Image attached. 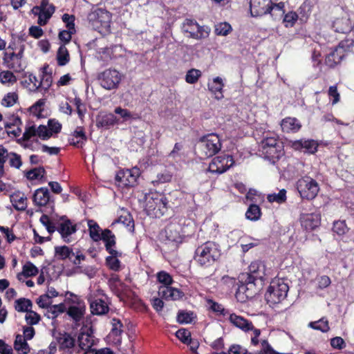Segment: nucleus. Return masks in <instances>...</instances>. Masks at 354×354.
I'll return each mask as SVG.
<instances>
[{
	"instance_id": "obj_1",
	"label": "nucleus",
	"mask_w": 354,
	"mask_h": 354,
	"mask_svg": "<svg viewBox=\"0 0 354 354\" xmlns=\"http://www.w3.org/2000/svg\"><path fill=\"white\" fill-rule=\"evenodd\" d=\"M266 267L261 261H254L248 267V272L239 276V293L243 292L246 298H252L259 291L266 278Z\"/></svg>"
},
{
	"instance_id": "obj_2",
	"label": "nucleus",
	"mask_w": 354,
	"mask_h": 354,
	"mask_svg": "<svg viewBox=\"0 0 354 354\" xmlns=\"http://www.w3.org/2000/svg\"><path fill=\"white\" fill-rule=\"evenodd\" d=\"M221 255L219 245L209 241L197 247L194 259L198 266L207 268L218 261Z\"/></svg>"
},
{
	"instance_id": "obj_3",
	"label": "nucleus",
	"mask_w": 354,
	"mask_h": 354,
	"mask_svg": "<svg viewBox=\"0 0 354 354\" xmlns=\"http://www.w3.org/2000/svg\"><path fill=\"white\" fill-rule=\"evenodd\" d=\"M261 151L264 158L274 163L283 154V145L274 132H267L261 141Z\"/></svg>"
},
{
	"instance_id": "obj_4",
	"label": "nucleus",
	"mask_w": 354,
	"mask_h": 354,
	"mask_svg": "<svg viewBox=\"0 0 354 354\" xmlns=\"http://www.w3.org/2000/svg\"><path fill=\"white\" fill-rule=\"evenodd\" d=\"M170 208L169 201L163 194L151 193L146 198L145 210L151 218H160L167 216Z\"/></svg>"
},
{
	"instance_id": "obj_5",
	"label": "nucleus",
	"mask_w": 354,
	"mask_h": 354,
	"mask_svg": "<svg viewBox=\"0 0 354 354\" xmlns=\"http://www.w3.org/2000/svg\"><path fill=\"white\" fill-rule=\"evenodd\" d=\"M222 148L221 140L216 133H209L201 137L196 147V154L201 160L212 157Z\"/></svg>"
},
{
	"instance_id": "obj_6",
	"label": "nucleus",
	"mask_w": 354,
	"mask_h": 354,
	"mask_svg": "<svg viewBox=\"0 0 354 354\" xmlns=\"http://www.w3.org/2000/svg\"><path fill=\"white\" fill-rule=\"evenodd\" d=\"M287 281L283 278H274L270 281L265 293V299L268 304H279L286 298L289 290Z\"/></svg>"
},
{
	"instance_id": "obj_7",
	"label": "nucleus",
	"mask_w": 354,
	"mask_h": 354,
	"mask_svg": "<svg viewBox=\"0 0 354 354\" xmlns=\"http://www.w3.org/2000/svg\"><path fill=\"white\" fill-rule=\"evenodd\" d=\"M112 15L103 8H97L88 13L87 19L88 26L93 30L106 33L110 32Z\"/></svg>"
},
{
	"instance_id": "obj_8",
	"label": "nucleus",
	"mask_w": 354,
	"mask_h": 354,
	"mask_svg": "<svg viewBox=\"0 0 354 354\" xmlns=\"http://www.w3.org/2000/svg\"><path fill=\"white\" fill-rule=\"evenodd\" d=\"M24 46H21L17 53L14 51V48L11 45L8 47V51L4 53L3 57V64L5 66L15 73L23 72L26 66L22 63L24 56Z\"/></svg>"
},
{
	"instance_id": "obj_9",
	"label": "nucleus",
	"mask_w": 354,
	"mask_h": 354,
	"mask_svg": "<svg viewBox=\"0 0 354 354\" xmlns=\"http://www.w3.org/2000/svg\"><path fill=\"white\" fill-rule=\"evenodd\" d=\"M181 28L184 33L189 34V37L195 39H205L209 37L210 32V28L208 26H200L193 19H185L182 24Z\"/></svg>"
},
{
	"instance_id": "obj_10",
	"label": "nucleus",
	"mask_w": 354,
	"mask_h": 354,
	"mask_svg": "<svg viewBox=\"0 0 354 354\" xmlns=\"http://www.w3.org/2000/svg\"><path fill=\"white\" fill-rule=\"evenodd\" d=\"M166 241L171 244V249L176 250L178 243L183 241L185 235L183 232V227L176 218L171 219L166 225L164 230Z\"/></svg>"
},
{
	"instance_id": "obj_11",
	"label": "nucleus",
	"mask_w": 354,
	"mask_h": 354,
	"mask_svg": "<svg viewBox=\"0 0 354 354\" xmlns=\"http://www.w3.org/2000/svg\"><path fill=\"white\" fill-rule=\"evenodd\" d=\"M97 80L102 88L110 91L118 88L122 80V75L118 71L108 68L99 73Z\"/></svg>"
},
{
	"instance_id": "obj_12",
	"label": "nucleus",
	"mask_w": 354,
	"mask_h": 354,
	"mask_svg": "<svg viewBox=\"0 0 354 354\" xmlns=\"http://www.w3.org/2000/svg\"><path fill=\"white\" fill-rule=\"evenodd\" d=\"M353 45V39L341 41L339 45L326 57L325 64L330 68L339 64L346 55V51Z\"/></svg>"
},
{
	"instance_id": "obj_13",
	"label": "nucleus",
	"mask_w": 354,
	"mask_h": 354,
	"mask_svg": "<svg viewBox=\"0 0 354 354\" xmlns=\"http://www.w3.org/2000/svg\"><path fill=\"white\" fill-rule=\"evenodd\" d=\"M234 163L232 156L222 154L214 157L208 167V171L212 174H221L227 171Z\"/></svg>"
},
{
	"instance_id": "obj_14",
	"label": "nucleus",
	"mask_w": 354,
	"mask_h": 354,
	"mask_svg": "<svg viewBox=\"0 0 354 354\" xmlns=\"http://www.w3.org/2000/svg\"><path fill=\"white\" fill-rule=\"evenodd\" d=\"M77 230V225L73 224L66 216L64 215L59 218L57 231L60 234L65 243H69L72 241L71 235L75 234Z\"/></svg>"
},
{
	"instance_id": "obj_15",
	"label": "nucleus",
	"mask_w": 354,
	"mask_h": 354,
	"mask_svg": "<svg viewBox=\"0 0 354 354\" xmlns=\"http://www.w3.org/2000/svg\"><path fill=\"white\" fill-rule=\"evenodd\" d=\"M78 348L77 353L80 351L90 349L95 344V337L92 328H82L77 336Z\"/></svg>"
},
{
	"instance_id": "obj_16",
	"label": "nucleus",
	"mask_w": 354,
	"mask_h": 354,
	"mask_svg": "<svg viewBox=\"0 0 354 354\" xmlns=\"http://www.w3.org/2000/svg\"><path fill=\"white\" fill-rule=\"evenodd\" d=\"M32 201L34 205L39 207L47 205L53 207L55 204L54 198L50 196L49 190L46 187L37 189L32 196Z\"/></svg>"
},
{
	"instance_id": "obj_17",
	"label": "nucleus",
	"mask_w": 354,
	"mask_h": 354,
	"mask_svg": "<svg viewBox=\"0 0 354 354\" xmlns=\"http://www.w3.org/2000/svg\"><path fill=\"white\" fill-rule=\"evenodd\" d=\"M332 28L337 33L346 35L353 30L354 24L349 15L346 14L335 19L332 24Z\"/></svg>"
},
{
	"instance_id": "obj_18",
	"label": "nucleus",
	"mask_w": 354,
	"mask_h": 354,
	"mask_svg": "<svg viewBox=\"0 0 354 354\" xmlns=\"http://www.w3.org/2000/svg\"><path fill=\"white\" fill-rule=\"evenodd\" d=\"M271 0H250V10L252 17H261L268 14Z\"/></svg>"
},
{
	"instance_id": "obj_19",
	"label": "nucleus",
	"mask_w": 354,
	"mask_h": 354,
	"mask_svg": "<svg viewBox=\"0 0 354 354\" xmlns=\"http://www.w3.org/2000/svg\"><path fill=\"white\" fill-rule=\"evenodd\" d=\"M115 179L119 186L133 187L136 184L137 176L130 169H122L117 173Z\"/></svg>"
},
{
	"instance_id": "obj_20",
	"label": "nucleus",
	"mask_w": 354,
	"mask_h": 354,
	"mask_svg": "<svg viewBox=\"0 0 354 354\" xmlns=\"http://www.w3.org/2000/svg\"><path fill=\"white\" fill-rule=\"evenodd\" d=\"M158 295L166 300H178L184 296L183 291L171 286H163L159 288Z\"/></svg>"
},
{
	"instance_id": "obj_21",
	"label": "nucleus",
	"mask_w": 354,
	"mask_h": 354,
	"mask_svg": "<svg viewBox=\"0 0 354 354\" xmlns=\"http://www.w3.org/2000/svg\"><path fill=\"white\" fill-rule=\"evenodd\" d=\"M87 140L83 127H77L68 139L71 145L77 148H82Z\"/></svg>"
},
{
	"instance_id": "obj_22",
	"label": "nucleus",
	"mask_w": 354,
	"mask_h": 354,
	"mask_svg": "<svg viewBox=\"0 0 354 354\" xmlns=\"http://www.w3.org/2000/svg\"><path fill=\"white\" fill-rule=\"evenodd\" d=\"M224 83L220 77H216L207 84L209 91L214 95L215 99L219 100L224 97Z\"/></svg>"
},
{
	"instance_id": "obj_23",
	"label": "nucleus",
	"mask_w": 354,
	"mask_h": 354,
	"mask_svg": "<svg viewBox=\"0 0 354 354\" xmlns=\"http://www.w3.org/2000/svg\"><path fill=\"white\" fill-rule=\"evenodd\" d=\"M229 315V321L236 327L245 332L253 329V324L252 322H250L249 320L241 316L237 315L235 313H232Z\"/></svg>"
},
{
	"instance_id": "obj_24",
	"label": "nucleus",
	"mask_w": 354,
	"mask_h": 354,
	"mask_svg": "<svg viewBox=\"0 0 354 354\" xmlns=\"http://www.w3.org/2000/svg\"><path fill=\"white\" fill-rule=\"evenodd\" d=\"M59 344V349L62 351H69L73 349L75 345V339L68 333H59V336L56 337Z\"/></svg>"
},
{
	"instance_id": "obj_25",
	"label": "nucleus",
	"mask_w": 354,
	"mask_h": 354,
	"mask_svg": "<svg viewBox=\"0 0 354 354\" xmlns=\"http://www.w3.org/2000/svg\"><path fill=\"white\" fill-rule=\"evenodd\" d=\"M23 78H28L21 81V84L26 88L28 89L30 92H37L39 88V80L37 77L30 72H26L23 74Z\"/></svg>"
},
{
	"instance_id": "obj_26",
	"label": "nucleus",
	"mask_w": 354,
	"mask_h": 354,
	"mask_svg": "<svg viewBox=\"0 0 354 354\" xmlns=\"http://www.w3.org/2000/svg\"><path fill=\"white\" fill-rule=\"evenodd\" d=\"M301 127L300 122L295 118L286 117L281 122V129L285 133H295Z\"/></svg>"
},
{
	"instance_id": "obj_27",
	"label": "nucleus",
	"mask_w": 354,
	"mask_h": 354,
	"mask_svg": "<svg viewBox=\"0 0 354 354\" xmlns=\"http://www.w3.org/2000/svg\"><path fill=\"white\" fill-rule=\"evenodd\" d=\"M297 189L302 200L309 201L310 198V177L306 176L297 182Z\"/></svg>"
},
{
	"instance_id": "obj_28",
	"label": "nucleus",
	"mask_w": 354,
	"mask_h": 354,
	"mask_svg": "<svg viewBox=\"0 0 354 354\" xmlns=\"http://www.w3.org/2000/svg\"><path fill=\"white\" fill-rule=\"evenodd\" d=\"M91 311L93 315H102L108 313L109 307L102 299H95L90 303Z\"/></svg>"
},
{
	"instance_id": "obj_29",
	"label": "nucleus",
	"mask_w": 354,
	"mask_h": 354,
	"mask_svg": "<svg viewBox=\"0 0 354 354\" xmlns=\"http://www.w3.org/2000/svg\"><path fill=\"white\" fill-rule=\"evenodd\" d=\"M48 65L46 64L42 68V74L41 80L39 81V88L44 90V92L48 91L53 83V76L51 73L47 72Z\"/></svg>"
},
{
	"instance_id": "obj_30",
	"label": "nucleus",
	"mask_w": 354,
	"mask_h": 354,
	"mask_svg": "<svg viewBox=\"0 0 354 354\" xmlns=\"http://www.w3.org/2000/svg\"><path fill=\"white\" fill-rule=\"evenodd\" d=\"M208 310L213 312L217 316L225 317L230 315V312L224 306L212 299H207Z\"/></svg>"
},
{
	"instance_id": "obj_31",
	"label": "nucleus",
	"mask_w": 354,
	"mask_h": 354,
	"mask_svg": "<svg viewBox=\"0 0 354 354\" xmlns=\"http://www.w3.org/2000/svg\"><path fill=\"white\" fill-rule=\"evenodd\" d=\"M10 201L15 209L24 211L27 207V198L20 192L15 193L10 197Z\"/></svg>"
},
{
	"instance_id": "obj_32",
	"label": "nucleus",
	"mask_w": 354,
	"mask_h": 354,
	"mask_svg": "<svg viewBox=\"0 0 354 354\" xmlns=\"http://www.w3.org/2000/svg\"><path fill=\"white\" fill-rule=\"evenodd\" d=\"M111 324L112 328L110 335L113 337L115 341L120 342L124 326L121 320L115 317L111 319Z\"/></svg>"
},
{
	"instance_id": "obj_33",
	"label": "nucleus",
	"mask_w": 354,
	"mask_h": 354,
	"mask_svg": "<svg viewBox=\"0 0 354 354\" xmlns=\"http://www.w3.org/2000/svg\"><path fill=\"white\" fill-rule=\"evenodd\" d=\"M39 272L38 268L30 261H27L22 268V272L17 274V279L21 280V277L26 278L36 276Z\"/></svg>"
},
{
	"instance_id": "obj_34",
	"label": "nucleus",
	"mask_w": 354,
	"mask_h": 354,
	"mask_svg": "<svg viewBox=\"0 0 354 354\" xmlns=\"http://www.w3.org/2000/svg\"><path fill=\"white\" fill-rule=\"evenodd\" d=\"M14 348L22 354H28L30 352V347L26 339L19 334L16 335Z\"/></svg>"
},
{
	"instance_id": "obj_35",
	"label": "nucleus",
	"mask_w": 354,
	"mask_h": 354,
	"mask_svg": "<svg viewBox=\"0 0 354 354\" xmlns=\"http://www.w3.org/2000/svg\"><path fill=\"white\" fill-rule=\"evenodd\" d=\"M46 170L44 167H39L31 169L25 173L26 178L29 180H39L43 181Z\"/></svg>"
},
{
	"instance_id": "obj_36",
	"label": "nucleus",
	"mask_w": 354,
	"mask_h": 354,
	"mask_svg": "<svg viewBox=\"0 0 354 354\" xmlns=\"http://www.w3.org/2000/svg\"><path fill=\"white\" fill-rule=\"evenodd\" d=\"M285 3L284 2H279L278 3H272L269 5V12L274 19H281L285 14Z\"/></svg>"
},
{
	"instance_id": "obj_37",
	"label": "nucleus",
	"mask_w": 354,
	"mask_h": 354,
	"mask_svg": "<svg viewBox=\"0 0 354 354\" xmlns=\"http://www.w3.org/2000/svg\"><path fill=\"white\" fill-rule=\"evenodd\" d=\"M121 256L122 253L119 252L117 254H111L106 257L105 259L106 266L113 271H119L121 268V262L118 257Z\"/></svg>"
},
{
	"instance_id": "obj_38",
	"label": "nucleus",
	"mask_w": 354,
	"mask_h": 354,
	"mask_svg": "<svg viewBox=\"0 0 354 354\" xmlns=\"http://www.w3.org/2000/svg\"><path fill=\"white\" fill-rule=\"evenodd\" d=\"M32 307V302L29 299L21 297L15 301V309L19 313H27Z\"/></svg>"
},
{
	"instance_id": "obj_39",
	"label": "nucleus",
	"mask_w": 354,
	"mask_h": 354,
	"mask_svg": "<svg viewBox=\"0 0 354 354\" xmlns=\"http://www.w3.org/2000/svg\"><path fill=\"white\" fill-rule=\"evenodd\" d=\"M55 11L54 5L48 7L47 9H42L38 16L37 23L39 26H45Z\"/></svg>"
},
{
	"instance_id": "obj_40",
	"label": "nucleus",
	"mask_w": 354,
	"mask_h": 354,
	"mask_svg": "<svg viewBox=\"0 0 354 354\" xmlns=\"http://www.w3.org/2000/svg\"><path fill=\"white\" fill-rule=\"evenodd\" d=\"M118 122V119L113 113L103 115L97 121V125L101 127L109 128Z\"/></svg>"
},
{
	"instance_id": "obj_41",
	"label": "nucleus",
	"mask_w": 354,
	"mask_h": 354,
	"mask_svg": "<svg viewBox=\"0 0 354 354\" xmlns=\"http://www.w3.org/2000/svg\"><path fill=\"white\" fill-rule=\"evenodd\" d=\"M70 60V55L68 49L62 44L59 46L57 53V64L60 66H65Z\"/></svg>"
},
{
	"instance_id": "obj_42",
	"label": "nucleus",
	"mask_w": 354,
	"mask_h": 354,
	"mask_svg": "<svg viewBox=\"0 0 354 354\" xmlns=\"http://www.w3.org/2000/svg\"><path fill=\"white\" fill-rule=\"evenodd\" d=\"M55 254L61 260L69 259L71 260L72 257L75 256V253L71 249L66 245L57 246L55 248Z\"/></svg>"
},
{
	"instance_id": "obj_43",
	"label": "nucleus",
	"mask_w": 354,
	"mask_h": 354,
	"mask_svg": "<svg viewBox=\"0 0 354 354\" xmlns=\"http://www.w3.org/2000/svg\"><path fill=\"white\" fill-rule=\"evenodd\" d=\"M88 226L91 239L95 242L100 241L101 237H100V236L101 235V229L99 225L93 220H89L88 221Z\"/></svg>"
},
{
	"instance_id": "obj_44",
	"label": "nucleus",
	"mask_w": 354,
	"mask_h": 354,
	"mask_svg": "<svg viewBox=\"0 0 354 354\" xmlns=\"http://www.w3.org/2000/svg\"><path fill=\"white\" fill-rule=\"evenodd\" d=\"M67 314L75 322H80L84 317V309L80 306H71L67 310Z\"/></svg>"
},
{
	"instance_id": "obj_45",
	"label": "nucleus",
	"mask_w": 354,
	"mask_h": 354,
	"mask_svg": "<svg viewBox=\"0 0 354 354\" xmlns=\"http://www.w3.org/2000/svg\"><path fill=\"white\" fill-rule=\"evenodd\" d=\"M261 216V209L259 205L255 204L250 205L245 212L246 218L252 221L259 220Z\"/></svg>"
},
{
	"instance_id": "obj_46",
	"label": "nucleus",
	"mask_w": 354,
	"mask_h": 354,
	"mask_svg": "<svg viewBox=\"0 0 354 354\" xmlns=\"http://www.w3.org/2000/svg\"><path fill=\"white\" fill-rule=\"evenodd\" d=\"M267 199L269 202H276L279 204H281L286 201V190L285 189H281L277 194H270L268 195Z\"/></svg>"
},
{
	"instance_id": "obj_47",
	"label": "nucleus",
	"mask_w": 354,
	"mask_h": 354,
	"mask_svg": "<svg viewBox=\"0 0 354 354\" xmlns=\"http://www.w3.org/2000/svg\"><path fill=\"white\" fill-rule=\"evenodd\" d=\"M17 81V77L10 71H3L0 73V82L2 84H13Z\"/></svg>"
},
{
	"instance_id": "obj_48",
	"label": "nucleus",
	"mask_w": 354,
	"mask_h": 354,
	"mask_svg": "<svg viewBox=\"0 0 354 354\" xmlns=\"http://www.w3.org/2000/svg\"><path fill=\"white\" fill-rule=\"evenodd\" d=\"M201 71L198 69L191 68L189 69L185 75V81L187 83L194 84L196 83L198 79L201 77Z\"/></svg>"
},
{
	"instance_id": "obj_49",
	"label": "nucleus",
	"mask_w": 354,
	"mask_h": 354,
	"mask_svg": "<svg viewBox=\"0 0 354 354\" xmlns=\"http://www.w3.org/2000/svg\"><path fill=\"white\" fill-rule=\"evenodd\" d=\"M333 231L339 236L345 234L348 228L345 221H337L333 223Z\"/></svg>"
},
{
	"instance_id": "obj_50",
	"label": "nucleus",
	"mask_w": 354,
	"mask_h": 354,
	"mask_svg": "<svg viewBox=\"0 0 354 354\" xmlns=\"http://www.w3.org/2000/svg\"><path fill=\"white\" fill-rule=\"evenodd\" d=\"M172 174L171 172L168 171H165L162 173L158 174L156 176V178L152 181L154 185H158L159 184L169 183L172 179Z\"/></svg>"
},
{
	"instance_id": "obj_51",
	"label": "nucleus",
	"mask_w": 354,
	"mask_h": 354,
	"mask_svg": "<svg viewBox=\"0 0 354 354\" xmlns=\"http://www.w3.org/2000/svg\"><path fill=\"white\" fill-rule=\"evenodd\" d=\"M310 3L305 1L298 9V17L301 21L306 22L309 17Z\"/></svg>"
},
{
	"instance_id": "obj_52",
	"label": "nucleus",
	"mask_w": 354,
	"mask_h": 354,
	"mask_svg": "<svg viewBox=\"0 0 354 354\" xmlns=\"http://www.w3.org/2000/svg\"><path fill=\"white\" fill-rule=\"evenodd\" d=\"M25 319L28 325L33 326L37 324L41 320V316L39 314L30 310L28 311L25 315Z\"/></svg>"
},
{
	"instance_id": "obj_53",
	"label": "nucleus",
	"mask_w": 354,
	"mask_h": 354,
	"mask_svg": "<svg viewBox=\"0 0 354 354\" xmlns=\"http://www.w3.org/2000/svg\"><path fill=\"white\" fill-rule=\"evenodd\" d=\"M299 19L298 15L295 12H289L283 16V22L286 27H292Z\"/></svg>"
},
{
	"instance_id": "obj_54",
	"label": "nucleus",
	"mask_w": 354,
	"mask_h": 354,
	"mask_svg": "<svg viewBox=\"0 0 354 354\" xmlns=\"http://www.w3.org/2000/svg\"><path fill=\"white\" fill-rule=\"evenodd\" d=\"M192 312L180 310L177 315V321L180 324H189L192 322Z\"/></svg>"
},
{
	"instance_id": "obj_55",
	"label": "nucleus",
	"mask_w": 354,
	"mask_h": 354,
	"mask_svg": "<svg viewBox=\"0 0 354 354\" xmlns=\"http://www.w3.org/2000/svg\"><path fill=\"white\" fill-rule=\"evenodd\" d=\"M157 279L160 283L167 286H169L173 283L172 277L165 271L158 272Z\"/></svg>"
},
{
	"instance_id": "obj_56",
	"label": "nucleus",
	"mask_w": 354,
	"mask_h": 354,
	"mask_svg": "<svg viewBox=\"0 0 354 354\" xmlns=\"http://www.w3.org/2000/svg\"><path fill=\"white\" fill-rule=\"evenodd\" d=\"M18 100V95L16 93H7L2 100V104L6 107L12 106Z\"/></svg>"
},
{
	"instance_id": "obj_57",
	"label": "nucleus",
	"mask_w": 354,
	"mask_h": 354,
	"mask_svg": "<svg viewBox=\"0 0 354 354\" xmlns=\"http://www.w3.org/2000/svg\"><path fill=\"white\" fill-rule=\"evenodd\" d=\"M47 127L49 132L51 133V136L53 133H59L62 130L61 123L55 118L48 120Z\"/></svg>"
},
{
	"instance_id": "obj_58",
	"label": "nucleus",
	"mask_w": 354,
	"mask_h": 354,
	"mask_svg": "<svg viewBox=\"0 0 354 354\" xmlns=\"http://www.w3.org/2000/svg\"><path fill=\"white\" fill-rule=\"evenodd\" d=\"M290 145L295 150L301 151L303 149L306 150L310 149V140L303 141L302 140H297L294 141H290Z\"/></svg>"
},
{
	"instance_id": "obj_59",
	"label": "nucleus",
	"mask_w": 354,
	"mask_h": 354,
	"mask_svg": "<svg viewBox=\"0 0 354 354\" xmlns=\"http://www.w3.org/2000/svg\"><path fill=\"white\" fill-rule=\"evenodd\" d=\"M311 328L319 330L322 332H327L330 328L328 321L321 319L317 322H311Z\"/></svg>"
},
{
	"instance_id": "obj_60",
	"label": "nucleus",
	"mask_w": 354,
	"mask_h": 354,
	"mask_svg": "<svg viewBox=\"0 0 354 354\" xmlns=\"http://www.w3.org/2000/svg\"><path fill=\"white\" fill-rule=\"evenodd\" d=\"M74 104L77 109V113L80 119H82L84 117V115L86 111V106L82 102V100L79 97H75L74 98Z\"/></svg>"
},
{
	"instance_id": "obj_61",
	"label": "nucleus",
	"mask_w": 354,
	"mask_h": 354,
	"mask_svg": "<svg viewBox=\"0 0 354 354\" xmlns=\"http://www.w3.org/2000/svg\"><path fill=\"white\" fill-rule=\"evenodd\" d=\"M231 30V26L226 22L218 24L215 28V32L218 35H227Z\"/></svg>"
},
{
	"instance_id": "obj_62",
	"label": "nucleus",
	"mask_w": 354,
	"mask_h": 354,
	"mask_svg": "<svg viewBox=\"0 0 354 354\" xmlns=\"http://www.w3.org/2000/svg\"><path fill=\"white\" fill-rule=\"evenodd\" d=\"M37 136L43 140H48L51 137L48 127L41 124L37 128Z\"/></svg>"
},
{
	"instance_id": "obj_63",
	"label": "nucleus",
	"mask_w": 354,
	"mask_h": 354,
	"mask_svg": "<svg viewBox=\"0 0 354 354\" xmlns=\"http://www.w3.org/2000/svg\"><path fill=\"white\" fill-rule=\"evenodd\" d=\"M176 337L183 344H186L191 338V333L185 328H180L176 333Z\"/></svg>"
},
{
	"instance_id": "obj_64",
	"label": "nucleus",
	"mask_w": 354,
	"mask_h": 354,
	"mask_svg": "<svg viewBox=\"0 0 354 354\" xmlns=\"http://www.w3.org/2000/svg\"><path fill=\"white\" fill-rule=\"evenodd\" d=\"M215 354H248V353L246 350L243 349L240 345L233 344L230 347L228 352L221 351L215 353Z\"/></svg>"
}]
</instances>
